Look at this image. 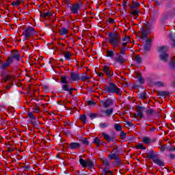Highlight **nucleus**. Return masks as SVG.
I'll return each instance as SVG.
<instances>
[{"mask_svg": "<svg viewBox=\"0 0 175 175\" xmlns=\"http://www.w3.org/2000/svg\"><path fill=\"white\" fill-rule=\"evenodd\" d=\"M90 117L92 120H94V118H96V113H90Z\"/></svg>", "mask_w": 175, "mask_h": 175, "instance_id": "47", "label": "nucleus"}, {"mask_svg": "<svg viewBox=\"0 0 175 175\" xmlns=\"http://www.w3.org/2000/svg\"><path fill=\"white\" fill-rule=\"evenodd\" d=\"M102 136H103L104 139L107 140L108 143L113 141V138L106 133H103Z\"/></svg>", "mask_w": 175, "mask_h": 175, "instance_id": "17", "label": "nucleus"}, {"mask_svg": "<svg viewBox=\"0 0 175 175\" xmlns=\"http://www.w3.org/2000/svg\"><path fill=\"white\" fill-rule=\"evenodd\" d=\"M154 163L159 165V166H165V163L162 161L160 159L154 158L153 159Z\"/></svg>", "mask_w": 175, "mask_h": 175, "instance_id": "16", "label": "nucleus"}, {"mask_svg": "<svg viewBox=\"0 0 175 175\" xmlns=\"http://www.w3.org/2000/svg\"><path fill=\"white\" fill-rule=\"evenodd\" d=\"M167 150L171 152H175V146H168Z\"/></svg>", "mask_w": 175, "mask_h": 175, "instance_id": "36", "label": "nucleus"}, {"mask_svg": "<svg viewBox=\"0 0 175 175\" xmlns=\"http://www.w3.org/2000/svg\"><path fill=\"white\" fill-rule=\"evenodd\" d=\"M151 29V26L149 24L144 26V27H141L140 31L138 33V36L141 38V39H146L147 38V35L150 33V30Z\"/></svg>", "mask_w": 175, "mask_h": 175, "instance_id": "5", "label": "nucleus"}, {"mask_svg": "<svg viewBox=\"0 0 175 175\" xmlns=\"http://www.w3.org/2000/svg\"><path fill=\"white\" fill-rule=\"evenodd\" d=\"M140 5V4L137 2L133 3V8H139V6Z\"/></svg>", "mask_w": 175, "mask_h": 175, "instance_id": "48", "label": "nucleus"}, {"mask_svg": "<svg viewBox=\"0 0 175 175\" xmlns=\"http://www.w3.org/2000/svg\"><path fill=\"white\" fill-rule=\"evenodd\" d=\"M170 66L172 69L175 68V60L173 59L170 63Z\"/></svg>", "mask_w": 175, "mask_h": 175, "instance_id": "44", "label": "nucleus"}, {"mask_svg": "<svg viewBox=\"0 0 175 175\" xmlns=\"http://www.w3.org/2000/svg\"><path fill=\"white\" fill-rule=\"evenodd\" d=\"M51 12L48 11L47 12H44L43 13L41 16L42 17H43L44 18H46V17H50L51 16Z\"/></svg>", "mask_w": 175, "mask_h": 175, "instance_id": "30", "label": "nucleus"}, {"mask_svg": "<svg viewBox=\"0 0 175 175\" xmlns=\"http://www.w3.org/2000/svg\"><path fill=\"white\" fill-rule=\"evenodd\" d=\"M93 143L96 144L97 147H99L100 146V139L98 137H95Z\"/></svg>", "mask_w": 175, "mask_h": 175, "instance_id": "27", "label": "nucleus"}, {"mask_svg": "<svg viewBox=\"0 0 175 175\" xmlns=\"http://www.w3.org/2000/svg\"><path fill=\"white\" fill-rule=\"evenodd\" d=\"M169 50V47L166 46H162L159 47L158 51L159 53V57L161 59V61H163L164 62H166L167 59H169V55L166 53V51Z\"/></svg>", "mask_w": 175, "mask_h": 175, "instance_id": "3", "label": "nucleus"}, {"mask_svg": "<svg viewBox=\"0 0 175 175\" xmlns=\"http://www.w3.org/2000/svg\"><path fill=\"white\" fill-rule=\"evenodd\" d=\"M169 157L170 159H174L175 155H174V154H169Z\"/></svg>", "mask_w": 175, "mask_h": 175, "instance_id": "52", "label": "nucleus"}, {"mask_svg": "<svg viewBox=\"0 0 175 175\" xmlns=\"http://www.w3.org/2000/svg\"><path fill=\"white\" fill-rule=\"evenodd\" d=\"M150 131H154V129H151Z\"/></svg>", "mask_w": 175, "mask_h": 175, "instance_id": "64", "label": "nucleus"}, {"mask_svg": "<svg viewBox=\"0 0 175 175\" xmlns=\"http://www.w3.org/2000/svg\"><path fill=\"white\" fill-rule=\"evenodd\" d=\"M147 114H152V109H148L146 111Z\"/></svg>", "mask_w": 175, "mask_h": 175, "instance_id": "55", "label": "nucleus"}, {"mask_svg": "<svg viewBox=\"0 0 175 175\" xmlns=\"http://www.w3.org/2000/svg\"><path fill=\"white\" fill-rule=\"evenodd\" d=\"M80 148V144L76 143V142H72L70 144V148L71 150H77V148Z\"/></svg>", "mask_w": 175, "mask_h": 175, "instance_id": "19", "label": "nucleus"}, {"mask_svg": "<svg viewBox=\"0 0 175 175\" xmlns=\"http://www.w3.org/2000/svg\"><path fill=\"white\" fill-rule=\"evenodd\" d=\"M173 42H174V44H175V40H174Z\"/></svg>", "mask_w": 175, "mask_h": 175, "instance_id": "63", "label": "nucleus"}, {"mask_svg": "<svg viewBox=\"0 0 175 175\" xmlns=\"http://www.w3.org/2000/svg\"><path fill=\"white\" fill-rule=\"evenodd\" d=\"M138 96L141 99H146V98H147V94L145 92L139 93Z\"/></svg>", "mask_w": 175, "mask_h": 175, "instance_id": "33", "label": "nucleus"}, {"mask_svg": "<svg viewBox=\"0 0 175 175\" xmlns=\"http://www.w3.org/2000/svg\"><path fill=\"white\" fill-rule=\"evenodd\" d=\"M68 92H69L70 95H72V92L70 91H67Z\"/></svg>", "mask_w": 175, "mask_h": 175, "instance_id": "61", "label": "nucleus"}, {"mask_svg": "<svg viewBox=\"0 0 175 175\" xmlns=\"http://www.w3.org/2000/svg\"><path fill=\"white\" fill-rule=\"evenodd\" d=\"M137 150H146L147 148L146 146H143V144H139L137 146Z\"/></svg>", "mask_w": 175, "mask_h": 175, "instance_id": "40", "label": "nucleus"}, {"mask_svg": "<svg viewBox=\"0 0 175 175\" xmlns=\"http://www.w3.org/2000/svg\"><path fill=\"white\" fill-rule=\"evenodd\" d=\"M36 35V31L32 27H28L24 29L22 36H23V42H25V40H29V38H32V36H35Z\"/></svg>", "mask_w": 175, "mask_h": 175, "instance_id": "2", "label": "nucleus"}, {"mask_svg": "<svg viewBox=\"0 0 175 175\" xmlns=\"http://www.w3.org/2000/svg\"><path fill=\"white\" fill-rule=\"evenodd\" d=\"M23 2H24L23 0H17L16 1H12V6H19Z\"/></svg>", "mask_w": 175, "mask_h": 175, "instance_id": "26", "label": "nucleus"}, {"mask_svg": "<svg viewBox=\"0 0 175 175\" xmlns=\"http://www.w3.org/2000/svg\"><path fill=\"white\" fill-rule=\"evenodd\" d=\"M113 111H114V109L113 108H109L106 110H100V116L101 117H110V116L113 114Z\"/></svg>", "mask_w": 175, "mask_h": 175, "instance_id": "8", "label": "nucleus"}, {"mask_svg": "<svg viewBox=\"0 0 175 175\" xmlns=\"http://www.w3.org/2000/svg\"><path fill=\"white\" fill-rule=\"evenodd\" d=\"M109 23H110L111 24H113L114 23V19L109 18Z\"/></svg>", "mask_w": 175, "mask_h": 175, "instance_id": "58", "label": "nucleus"}, {"mask_svg": "<svg viewBox=\"0 0 175 175\" xmlns=\"http://www.w3.org/2000/svg\"><path fill=\"white\" fill-rule=\"evenodd\" d=\"M9 58H12V62L14 59L18 61V59H20V53L18 52H14L11 57H9Z\"/></svg>", "mask_w": 175, "mask_h": 175, "instance_id": "20", "label": "nucleus"}, {"mask_svg": "<svg viewBox=\"0 0 175 175\" xmlns=\"http://www.w3.org/2000/svg\"><path fill=\"white\" fill-rule=\"evenodd\" d=\"M108 158L109 159H118L119 158V154L118 153H112V154H109L108 155Z\"/></svg>", "mask_w": 175, "mask_h": 175, "instance_id": "21", "label": "nucleus"}, {"mask_svg": "<svg viewBox=\"0 0 175 175\" xmlns=\"http://www.w3.org/2000/svg\"><path fill=\"white\" fill-rule=\"evenodd\" d=\"M144 49L146 51H148V50L151 49V40H150V39L146 40Z\"/></svg>", "mask_w": 175, "mask_h": 175, "instance_id": "15", "label": "nucleus"}, {"mask_svg": "<svg viewBox=\"0 0 175 175\" xmlns=\"http://www.w3.org/2000/svg\"><path fill=\"white\" fill-rule=\"evenodd\" d=\"M28 116L31 119V120H36V118L35 117V116H33V113H32L31 112H29L28 113Z\"/></svg>", "mask_w": 175, "mask_h": 175, "instance_id": "45", "label": "nucleus"}, {"mask_svg": "<svg viewBox=\"0 0 175 175\" xmlns=\"http://www.w3.org/2000/svg\"><path fill=\"white\" fill-rule=\"evenodd\" d=\"M103 173H104V175H112L113 174L111 171H110L109 170H107V169L104 170Z\"/></svg>", "mask_w": 175, "mask_h": 175, "instance_id": "39", "label": "nucleus"}, {"mask_svg": "<svg viewBox=\"0 0 175 175\" xmlns=\"http://www.w3.org/2000/svg\"><path fill=\"white\" fill-rule=\"evenodd\" d=\"M70 83H64L62 85V90H64V91H69V87H70Z\"/></svg>", "mask_w": 175, "mask_h": 175, "instance_id": "28", "label": "nucleus"}, {"mask_svg": "<svg viewBox=\"0 0 175 175\" xmlns=\"http://www.w3.org/2000/svg\"><path fill=\"white\" fill-rule=\"evenodd\" d=\"M105 92L107 94H117V95H121V90L116 85V84L111 83L109 85L105 87Z\"/></svg>", "mask_w": 175, "mask_h": 175, "instance_id": "4", "label": "nucleus"}, {"mask_svg": "<svg viewBox=\"0 0 175 175\" xmlns=\"http://www.w3.org/2000/svg\"><path fill=\"white\" fill-rule=\"evenodd\" d=\"M142 142L144 143V144H150V143H151V139H150L148 137H144L142 139Z\"/></svg>", "mask_w": 175, "mask_h": 175, "instance_id": "24", "label": "nucleus"}, {"mask_svg": "<svg viewBox=\"0 0 175 175\" xmlns=\"http://www.w3.org/2000/svg\"><path fill=\"white\" fill-rule=\"evenodd\" d=\"M75 90L73 88H69L68 91L72 92Z\"/></svg>", "mask_w": 175, "mask_h": 175, "instance_id": "60", "label": "nucleus"}, {"mask_svg": "<svg viewBox=\"0 0 175 175\" xmlns=\"http://www.w3.org/2000/svg\"><path fill=\"white\" fill-rule=\"evenodd\" d=\"M139 10L132 9L131 10V14L132 16H134V17H137L139 16Z\"/></svg>", "mask_w": 175, "mask_h": 175, "instance_id": "25", "label": "nucleus"}, {"mask_svg": "<svg viewBox=\"0 0 175 175\" xmlns=\"http://www.w3.org/2000/svg\"><path fill=\"white\" fill-rule=\"evenodd\" d=\"M68 32H69V30L65 27H62L59 31V34L62 36H64V35H68Z\"/></svg>", "mask_w": 175, "mask_h": 175, "instance_id": "14", "label": "nucleus"}, {"mask_svg": "<svg viewBox=\"0 0 175 175\" xmlns=\"http://www.w3.org/2000/svg\"><path fill=\"white\" fill-rule=\"evenodd\" d=\"M9 88H10V86L7 87V90H9Z\"/></svg>", "mask_w": 175, "mask_h": 175, "instance_id": "62", "label": "nucleus"}, {"mask_svg": "<svg viewBox=\"0 0 175 175\" xmlns=\"http://www.w3.org/2000/svg\"><path fill=\"white\" fill-rule=\"evenodd\" d=\"M96 75H98V77H103L105 76V74L100 72H96Z\"/></svg>", "mask_w": 175, "mask_h": 175, "instance_id": "49", "label": "nucleus"}, {"mask_svg": "<svg viewBox=\"0 0 175 175\" xmlns=\"http://www.w3.org/2000/svg\"><path fill=\"white\" fill-rule=\"evenodd\" d=\"M13 64V58L12 57H8L7 61L5 62H1V64L0 66V68L2 70L7 69V68H9L10 65Z\"/></svg>", "mask_w": 175, "mask_h": 175, "instance_id": "10", "label": "nucleus"}, {"mask_svg": "<svg viewBox=\"0 0 175 175\" xmlns=\"http://www.w3.org/2000/svg\"><path fill=\"white\" fill-rule=\"evenodd\" d=\"M83 6V2L80 1L78 3H75L72 5L70 7L71 12L73 13V14H79V10L81 9V7Z\"/></svg>", "mask_w": 175, "mask_h": 175, "instance_id": "7", "label": "nucleus"}, {"mask_svg": "<svg viewBox=\"0 0 175 175\" xmlns=\"http://www.w3.org/2000/svg\"><path fill=\"white\" fill-rule=\"evenodd\" d=\"M109 43L113 46V49L120 46V43H121V36H120V34L110 33L109 34Z\"/></svg>", "mask_w": 175, "mask_h": 175, "instance_id": "1", "label": "nucleus"}, {"mask_svg": "<svg viewBox=\"0 0 175 175\" xmlns=\"http://www.w3.org/2000/svg\"><path fill=\"white\" fill-rule=\"evenodd\" d=\"M60 83L62 84H68L69 82L68 81V77L66 76H62L60 79Z\"/></svg>", "mask_w": 175, "mask_h": 175, "instance_id": "22", "label": "nucleus"}, {"mask_svg": "<svg viewBox=\"0 0 175 175\" xmlns=\"http://www.w3.org/2000/svg\"><path fill=\"white\" fill-rule=\"evenodd\" d=\"M103 163L107 166L109 165V161H107V160H104Z\"/></svg>", "mask_w": 175, "mask_h": 175, "instance_id": "57", "label": "nucleus"}, {"mask_svg": "<svg viewBox=\"0 0 175 175\" xmlns=\"http://www.w3.org/2000/svg\"><path fill=\"white\" fill-rule=\"evenodd\" d=\"M126 50V49L125 48V46H124L123 47H122V50H120L121 54H124Z\"/></svg>", "mask_w": 175, "mask_h": 175, "instance_id": "50", "label": "nucleus"}, {"mask_svg": "<svg viewBox=\"0 0 175 175\" xmlns=\"http://www.w3.org/2000/svg\"><path fill=\"white\" fill-rule=\"evenodd\" d=\"M137 78L138 79V81L140 84H144V79L142 77V75L137 73Z\"/></svg>", "mask_w": 175, "mask_h": 175, "instance_id": "23", "label": "nucleus"}, {"mask_svg": "<svg viewBox=\"0 0 175 175\" xmlns=\"http://www.w3.org/2000/svg\"><path fill=\"white\" fill-rule=\"evenodd\" d=\"M157 85H158L159 87H162V85H163V83L162 82H157Z\"/></svg>", "mask_w": 175, "mask_h": 175, "instance_id": "54", "label": "nucleus"}, {"mask_svg": "<svg viewBox=\"0 0 175 175\" xmlns=\"http://www.w3.org/2000/svg\"><path fill=\"white\" fill-rule=\"evenodd\" d=\"M117 61L118 62H119L120 64H123V62H125V59L124 57H122V56H119L117 58Z\"/></svg>", "mask_w": 175, "mask_h": 175, "instance_id": "35", "label": "nucleus"}, {"mask_svg": "<svg viewBox=\"0 0 175 175\" xmlns=\"http://www.w3.org/2000/svg\"><path fill=\"white\" fill-rule=\"evenodd\" d=\"M79 163L83 167H89V169H92L94 167V161L91 160L85 161L83 159H79Z\"/></svg>", "mask_w": 175, "mask_h": 175, "instance_id": "6", "label": "nucleus"}, {"mask_svg": "<svg viewBox=\"0 0 175 175\" xmlns=\"http://www.w3.org/2000/svg\"><path fill=\"white\" fill-rule=\"evenodd\" d=\"M135 59L137 64H140V62H142V57L139 55H136Z\"/></svg>", "mask_w": 175, "mask_h": 175, "instance_id": "41", "label": "nucleus"}, {"mask_svg": "<svg viewBox=\"0 0 175 175\" xmlns=\"http://www.w3.org/2000/svg\"><path fill=\"white\" fill-rule=\"evenodd\" d=\"M94 104H95V102H94V101L89 102V105H94Z\"/></svg>", "mask_w": 175, "mask_h": 175, "instance_id": "59", "label": "nucleus"}, {"mask_svg": "<svg viewBox=\"0 0 175 175\" xmlns=\"http://www.w3.org/2000/svg\"><path fill=\"white\" fill-rule=\"evenodd\" d=\"M80 120L83 121V124H87V116L85 115H81Z\"/></svg>", "mask_w": 175, "mask_h": 175, "instance_id": "31", "label": "nucleus"}, {"mask_svg": "<svg viewBox=\"0 0 175 175\" xmlns=\"http://www.w3.org/2000/svg\"><path fill=\"white\" fill-rule=\"evenodd\" d=\"M107 126H109V123L107 122L100 124V128H107Z\"/></svg>", "mask_w": 175, "mask_h": 175, "instance_id": "42", "label": "nucleus"}, {"mask_svg": "<svg viewBox=\"0 0 175 175\" xmlns=\"http://www.w3.org/2000/svg\"><path fill=\"white\" fill-rule=\"evenodd\" d=\"M82 142L83 143V144H85L86 146L90 144V142H88V140L87 139H83Z\"/></svg>", "mask_w": 175, "mask_h": 175, "instance_id": "46", "label": "nucleus"}, {"mask_svg": "<svg viewBox=\"0 0 175 175\" xmlns=\"http://www.w3.org/2000/svg\"><path fill=\"white\" fill-rule=\"evenodd\" d=\"M70 57H72V53L70 52H66V53H64V57L66 58V59H70Z\"/></svg>", "mask_w": 175, "mask_h": 175, "instance_id": "32", "label": "nucleus"}, {"mask_svg": "<svg viewBox=\"0 0 175 175\" xmlns=\"http://www.w3.org/2000/svg\"><path fill=\"white\" fill-rule=\"evenodd\" d=\"M102 70L103 73H105L106 76H107V77L111 78L113 77V71H111V69H110L109 66H103Z\"/></svg>", "mask_w": 175, "mask_h": 175, "instance_id": "11", "label": "nucleus"}, {"mask_svg": "<svg viewBox=\"0 0 175 175\" xmlns=\"http://www.w3.org/2000/svg\"><path fill=\"white\" fill-rule=\"evenodd\" d=\"M114 56V51H107V57H113Z\"/></svg>", "mask_w": 175, "mask_h": 175, "instance_id": "34", "label": "nucleus"}, {"mask_svg": "<svg viewBox=\"0 0 175 175\" xmlns=\"http://www.w3.org/2000/svg\"><path fill=\"white\" fill-rule=\"evenodd\" d=\"M100 105L105 108L110 107L113 105V100L111 98L104 99L100 101Z\"/></svg>", "mask_w": 175, "mask_h": 175, "instance_id": "9", "label": "nucleus"}, {"mask_svg": "<svg viewBox=\"0 0 175 175\" xmlns=\"http://www.w3.org/2000/svg\"><path fill=\"white\" fill-rule=\"evenodd\" d=\"M3 80L5 82L10 81L12 80V76H10V75L4 76Z\"/></svg>", "mask_w": 175, "mask_h": 175, "instance_id": "37", "label": "nucleus"}, {"mask_svg": "<svg viewBox=\"0 0 175 175\" xmlns=\"http://www.w3.org/2000/svg\"><path fill=\"white\" fill-rule=\"evenodd\" d=\"M146 110V108L144 107H138L137 110V117H140V118H143V111Z\"/></svg>", "mask_w": 175, "mask_h": 175, "instance_id": "13", "label": "nucleus"}, {"mask_svg": "<svg viewBox=\"0 0 175 175\" xmlns=\"http://www.w3.org/2000/svg\"><path fill=\"white\" fill-rule=\"evenodd\" d=\"M81 78V80H83V81H85V80L90 79V76L88 75H82L81 76L80 79Z\"/></svg>", "mask_w": 175, "mask_h": 175, "instance_id": "43", "label": "nucleus"}, {"mask_svg": "<svg viewBox=\"0 0 175 175\" xmlns=\"http://www.w3.org/2000/svg\"><path fill=\"white\" fill-rule=\"evenodd\" d=\"M80 74L77 72H71L70 73V79L72 81H79L80 80Z\"/></svg>", "mask_w": 175, "mask_h": 175, "instance_id": "12", "label": "nucleus"}, {"mask_svg": "<svg viewBox=\"0 0 175 175\" xmlns=\"http://www.w3.org/2000/svg\"><path fill=\"white\" fill-rule=\"evenodd\" d=\"M131 117H132L133 118H135V120L137 119V113H133V114L131 115Z\"/></svg>", "mask_w": 175, "mask_h": 175, "instance_id": "53", "label": "nucleus"}, {"mask_svg": "<svg viewBox=\"0 0 175 175\" xmlns=\"http://www.w3.org/2000/svg\"><path fill=\"white\" fill-rule=\"evenodd\" d=\"M161 152H164L166 150H167V146L166 145H162L159 148Z\"/></svg>", "mask_w": 175, "mask_h": 175, "instance_id": "38", "label": "nucleus"}, {"mask_svg": "<svg viewBox=\"0 0 175 175\" xmlns=\"http://www.w3.org/2000/svg\"><path fill=\"white\" fill-rule=\"evenodd\" d=\"M120 136L121 137H125V136H126V134L124 131H121Z\"/></svg>", "mask_w": 175, "mask_h": 175, "instance_id": "51", "label": "nucleus"}, {"mask_svg": "<svg viewBox=\"0 0 175 175\" xmlns=\"http://www.w3.org/2000/svg\"><path fill=\"white\" fill-rule=\"evenodd\" d=\"M40 111V110L39 109V108H36L33 109L34 113H39Z\"/></svg>", "mask_w": 175, "mask_h": 175, "instance_id": "56", "label": "nucleus"}, {"mask_svg": "<svg viewBox=\"0 0 175 175\" xmlns=\"http://www.w3.org/2000/svg\"><path fill=\"white\" fill-rule=\"evenodd\" d=\"M114 128L116 131H120L121 129H122V126H121L120 124L116 123L114 124Z\"/></svg>", "mask_w": 175, "mask_h": 175, "instance_id": "29", "label": "nucleus"}, {"mask_svg": "<svg viewBox=\"0 0 175 175\" xmlns=\"http://www.w3.org/2000/svg\"><path fill=\"white\" fill-rule=\"evenodd\" d=\"M122 46H126V44H128V43H131L132 41H131V38H129V36H125L123 39H122Z\"/></svg>", "mask_w": 175, "mask_h": 175, "instance_id": "18", "label": "nucleus"}]
</instances>
